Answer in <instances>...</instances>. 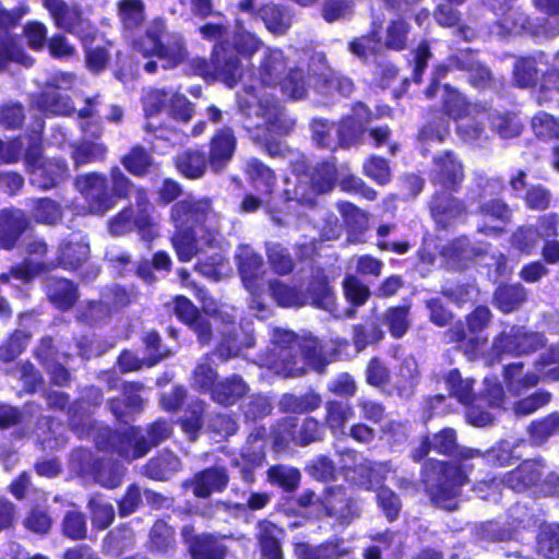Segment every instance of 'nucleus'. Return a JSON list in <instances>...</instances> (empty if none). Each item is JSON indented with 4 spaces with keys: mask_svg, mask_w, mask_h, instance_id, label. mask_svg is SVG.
<instances>
[{
    "mask_svg": "<svg viewBox=\"0 0 559 559\" xmlns=\"http://www.w3.org/2000/svg\"><path fill=\"white\" fill-rule=\"evenodd\" d=\"M286 69L287 59L281 49L267 48L263 52L259 67V78L263 87L258 91L252 86L246 87L238 98L240 111L248 119L255 118L254 121L245 124L247 129L264 128L276 134L286 133L292 129L293 121L274 99V94L265 91L266 87L276 90L280 86L283 95L288 98L300 99L306 95L302 72L299 69H290L283 78Z\"/></svg>",
    "mask_w": 559,
    "mask_h": 559,
    "instance_id": "1",
    "label": "nucleus"
},
{
    "mask_svg": "<svg viewBox=\"0 0 559 559\" xmlns=\"http://www.w3.org/2000/svg\"><path fill=\"white\" fill-rule=\"evenodd\" d=\"M143 107L145 117V130L154 133L156 139H165L175 142L179 135L173 129L163 128L151 119L162 110H167L168 114L178 121L187 122L192 118L193 107L192 104L181 94L164 90H151L143 98Z\"/></svg>",
    "mask_w": 559,
    "mask_h": 559,
    "instance_id": "2",
    "label": "nucleus"
},
{
    "mask_svg": "<svg viewBox=\"0 0 559 559\" xmlns=\"http://www.w3.org/2000/svg\"><path fill=\"white\" fill-rule=\"evenodd\" d=\"M337 175L338 170L334 164L322 163L314 167L310 174L295 175L294 179L288 178L284 193L287 200L312 205L317 195L332 190Z\"/></svg>",
    "mask_w": 559,
    "mask_h": 559,
    "instance_id": "3",
    "label": "nucleus"
},
{
    "mask_svg": "<svg viewBox=\"0 0 559 559\" xmlns=\"http://www.w3.org/2000/svg\"><path fill=\"white\" fill-rule=\"evenodd\" d=\"M165 29V22L162 19H155L146 29L145 37L135 43L134 47L144 58L156 56L165 62L164 68H171L187 58V51L182 37L178 34L169 35L166 44H163L160 36Z\"/></svg>",
    "mask_w": 559,
    "mask_h": 559,
    "instance_id": "4",
    "label": "nucleus"
},
{
    "mask_svg": "<svg viewBox=\"0 0 559 559\" xmlns=\"http://www.w3.org/2000/svg\"><path fill=\"white\" fill-rule=\"evenodd\" d=\"M272 344L271 352L261 358L262 366L283 377H297L305 372V366L296 359L300 346L293 332L274 329Z\"/></svg>",
    "mask_w": 559,
    "mask_h": 559,
    "instance_id": "5",
    "label": "nucleus"
},
{
    "mask_svg": "<svg viewBox=\"0 0 559 559\" xmlns=\"http://www.w3.org/2000/svg\"><path fill=\"white\" fill-rule=\"evenodd\" d=\"M170 433V426L166 421L154 423L147 432L148 441L142 436L141 430L135 427L127 428L122 432L110 435V445L122 457L132 461L145 455L151 445H156L166 439Z\"/></svg>",
    "mask_w": 559,
    "mask_h": 559,
    "instance_id": "6",
    "label": "nucleus"
},
{
    "mask_svg": "<svg viewBox=\"0 0 559 559\" xmlns=\"http://www.w3.org/2000/svg\"><path fill=\"white\" fill-rule=\"evenodd\" d=\"M43 122L36 124V135L29 139L25 154V163L31 171V181L41 189H50L58 185L68 174L67 165L59 159H41L39 136Z\"/></svg>",
    "mask_w": 559,
    "mask_h": 559,
    "instance_id": "7",
    "label": "nucleus"
},
{
    "mask_svg": "<svg viewBox=\"0 0 559 559\" xmlns=\"http://www.w3.org/2000/svg\"><path fill=\"white\" fill-rule=\"evenodd\" d=\"M222 239L218 226H195L191 230H177L173 237V247L182 262L191 261L206 248H214Z\"/></svg>",
    "mask_w": 559,
    "mask_h": 559,
    "instance_id": "8",
    "label": "nucleus"
},
{
    "mask_svg": "<svg viewBox=\"0 0 559 559\" xmlns=\"http://www.w3.org/2000/svg\"><path fill=\"white\" fill-rule=\"evenodd\" d=\"M219 219L207 199L183 200L171 209V221L177 230H191L195 226H218Z\"/></svg>",
    "mask_w": 559,
    "mask_h": 559,
    "instance_id": "9",
    "label": "nucleus"
},
{
    "mask_svg": "<svg viewBox=\"0 0 559 559\" xmlns=\"http://www.w3.org/2000/svg\"><path fill=\"white\" fill-rule=\"evenodd\" d=\"M438 467L440 476L435 484L429 485V495L439 507L454 510L457 506L455 498L460 492V488L467 481V477L462 471L465 466L438 464Z\"/></svg>",
    "mask_w": 559,
    "mask_h": 559,
    "instance_id": "10",
    "label": "nucleus"
},
{
    "mask_svg": "<svg viewBox=\"0 0 559 559\" xmlns=\"http://www.w3.org/2000/svg\"><path fill=\"white\" fill-rule=\"evenodd\" d=\"M75 186L88 203L92 214H105L115 205V198L108 192L106 179L98 174H87L76 178Z\"/></svg>",
    "mask_w": 559,
    "mask_h": 559,
    "instance_id": "11",
    "label": "nucleus"
},
{
    "mask_svg": "<svg viewBox=\"0 0 559 559\" xmlns=\"http://www.w3.org/2000/svg\"><path fill=\"white\" fill-rule=\"evenodd\" d=\"M485 120L490 122L492 129L496 130L501 138H514L521 132V124L514 116L489 112L487 109L486 116L480 117L476 126H473L469 121H465L459 126V130L468 140L477 139L483 132V128H480L479 124H483Z\"/></svg>",
    "mask_w": 559,
    "mask_h": 559,
    "instance_id": "12",
    "label": "nucleus"
},
{
    "mask_svg": "<svg viewBox=\"0 0 559 559\" xmlns=\"http://www.w3.org/2000/svg\"><path fill=\"white\" fill-rule=\"evenodd\" d=\"M260 5L259 0H240L238 2L241 12L253 14L255 10H259L266 28L272 33L283 34L290 26L292 16L288 12L274 4H266L261 8Z\"/></svg>",
    "mask_w": 559,
    "mask_h": 559,
    "instance_id": "13",
    "label": "nucleus"
},
{
    "mask_svg": "<svg viewBox=\"0 0 559 559\" xmlns=\"http://www.w3.org/2000/svg\"><path fill=\"white\" fill-rule=\"evenodd\" d=\"M238 260L239 272L246 288L252 294L260 293L262 287V258L253 252L248 246L239 248L236 255Z\"/></svg>",
    "mask_w": 559,
    "mask_h": 559,
    "instance_id": "14",
    "label": "nucleus"
},
{
    "mask_svg": "<svg viewBox=\"0 0 559 559\" xmlns=\"http://www.w3.org/2000/svg\"><path fill=\"white\" fill-rule=\"evenodd\" d=\"M88 255L90 246L85 237L80 233L72 234L60 245L58 262L64 269L74 270L86 262Z\"/></svg>",
    "mask_w": 559,
    "mask_h": 559,
    "instance_id": "15",
    "label": "nucleus"
},
{
    "mask_svg": "<svg viewBox=\"0 0 559 559\" xmlns=\"http://www.w3.org/2000/svg\"><path fill=\"white\" fill-rule=\"evenodd\" d=\"M431 179L444 188H452L463 179V166L450 152H444L433 159Z\"/></svg>",
    "mask_w": 559,
    "mask_h": 559,
    "instance_id": "16",
    "label": "nucleus"
},
{
    "mask_svg": "<svg viewBox=\"0 0 559 559\" xmlns=\"http://www.w3.org/2000/svg\"><path fill=\"white\" fill-rule=\"evenodd\" d=\"M543 344V336L538 333H526L522 329H512V334L503 333L496 344V349L512 355L526 354L535 350Z\"/></svg>",
    "mask_w": 559,
    "mask_h": 559,
    "instance_id": "17",
    "label": "nucleus"
},
{
    "mask_svg": "<svg viewBox=\"0 0 559 559\" xmlns=\"http://www.w3.org/2000/svg\"><path fill=\"white\" fill-rule=\"evenodd\" d=\"M444 108L453 119H462L471 117L475 123H478L480 117L486 116V107L477 104H467L462 95L448 85L443 87Z\"/></svg>",
    "mask_w": 559,
    "mask_h": 559,
    "instance_id": "18",
    "label": "nucleus"
},
{
    "mask_svg": "<svg viewBox=\"0 0 559 559\" xmlns=\"http://www.w3.org/2000/svg\"><path fill=\"white\" fill-rule=\"evenodd\" d=\"M228 483V475L219 467L207 468L197 474L191 483L193 493L207 498L214 491L223 490Z\"/></svg>",
    "mask_w": 559,
    "mask_h": 559,
    "instance_id": "19",
    "label": "nucleus"
},
{
    "mask_svg": "<svg viewBox=\"0 0 559 559\" xmlns=\"http://www.w3.org/2000/svg\"><path fill=\"white\" fill-rule=\"evenodd\" d=\"M236 147V138L230 129L219 130L211 143L210 164L215 171H219L231 158Z\"/></svg>",
    "mask_w": 559,
    "mask_h": 559,
    "instance_id": "20",
    "label": "nucleus"
},
{
    "mask_svg": "<svg viewBox=\"0 0 559 559\" xmlns=\"http://www.w3.org/2000/svg\"><path fill=\"white\" fill-rule=\"evenodd\" d=\"M175 312L180 320L193 326L201 344H209L211 324L199 318L198 311L190 300L185 297H177L175 300Z\"/></svg>",
    "mask_w": 559,
    "mask_h": 559,
    "instance_id": "21",
    "label": "nucleus"
},
{
    "mask_svg": "<svg viewBox=\"0 0 559 559\" xmlns=\"http://www.w3.org/2000/svg\"><path fill=\"white\" fill-rule=\"evenodd\" d=\"M542 465L536 461H525L503 479L508 487L522 491L537 484L542 478Z\"/></svg>",
    "mask_w": 559,
    "mask_h": 559,
    "instance_id": "22",
    "label": "nucleus"
},
{
    "mask_svg": "<svg viewBox=\"0 0 559 559\" xmlns=\"http://www.w3.org/2000/svg\"><path fill=\"white\" fill-rule=\"evenodd\" d=\"M27 222L22 212H0V246L11 249L26 228Z\"/></svg>",
    "mask_w": 559,
    "mask_h": 559,
    "instance_id": "23",
    "label": "nucleus"
},
{
    "mask_svg": "<svg viewBox=\"0 0 559 559\" xmlns=\"http://www.w3.org/2000/svg\"><path fill=\"white\" fill-rule=\"evenodd\" d=\"M326 513L337 518L342 523H349L358 509L341 488L331 490L323 502Z\"/></svg>",
    "mask_w": 559,
    "mask_h": 559,
    "instance_id": "24",
    "label": "nucleus"
},
{
    "mask_svg": "<svg viewBox=\"0 0 559 559\" xmlns=\"http://www.w3.org/2000/svg\"><path fill=\"white\" fill-rule=\"evenodd\" d=\"M354 112L358 121H355L353 118H346L340 126L338 144L342 146L352 145L357 142L362 132V123L370 118L369 110L364 104H358Z\"/></svg>",
    "mask_w": 559,
    "mask_h": 559,
    "instance_id": "25",
    "label": "nucleus"
},
{
    "mask_svg": "<svg viewBox=\"0 0 559 559\" xmlns=\"http://www.w3.org/2000/svg\"><path fill=\"white\" fill-rule=\"evenodd\" d=\"M258 539L265 559H282L280 538L282 530L271 522L262 521L258 526Z\"/></svg>",
    "mask_w": 559,
    "mask_h": 559,
    "instance_id": "26",
    "label": "nucleus"
},
{
    "mask_svg": "<svg viewBox=\"0 0 559 559\" xmlns=\"http://www.w3.org/2000/svg\"><path fill=\"white\" fill-rule=\"evenodd\" d=\"M391 472L390 466L385 463L364 461L353 471L355 475L352 476V479L357 481L358 485L371 489L381 484Z\"/></svg>",
    "mask_w": 559,
    "mask_h": 559,
    "instance_id": "27",
    "label": "nucleus"
},
{
    "mask_svg": "<svg viewBox=\"0 0 559 559\" xmlns=\"http://www.w3.org/2000/svg\"><path fill=\"white\" fill-rule=\"evenodd\" d=\"M455 431L453 429H443L435 435L431 440H424L419 448L415 449L413 457L421 460L430 450H435L440 454H451L455 449Z\"/></svg>",
    "mask_w": 559,
    "mask_h": 559,
    "instance_id": "28",
    "label": "nucleus"
},
{
    "mask_svg": "<svg viewBox=\"0 0 559 559\" xmlns=\"http://www.w3.org/2000/svg\"><path fill=\"white\" fill-rule=\"evenodd\" d=\"M248 392L247 384L238 376L218 382L212 389L214 401L223 405L234 404Z\"/></svg>",
    "mask_w": 559,
    "mask_h": 559,
    "instance_id": "29",
    "label": "nucleus"
},
{
    "mask_svg": "<svg viewBox=\"0 0 559 559\" xmlns=\"http://www.w3.org/2000/svg\"><path fill=\"white\" fill-rule=\"evenodd\" d=\"M47 295L50 301L61 310L72 307L78 298L76 288L64 278H51L47 284Z\"/></svg>",
    "mask_w": 559,
    "mask_h": 559,
    "instance_id": "30",
    "label": "nucleus"
},
{
    "mask_svg": "<svg viewBox=\"0 0 559 559\" xmlns=\"http://www.w3.org/2000/svg\"><path fill=\"white\" fill-rule=\"evenodd\" d=\"M480 213L484 216V225L480 230L485 234H496L502 230L501 223H504L510 217V211L506 204L500 201L493 200L480 207Z\"/></svg>",
    "mask_w": 559,
    "mask_h": 559,
    "instance_id": "31",
    "label": "nucleus"
},
{
    "mask_svg": "<svg viewBox=\"0 0 559 559\" xmlns=\"http://www.w3.org/2000/svg\"><path fill=\"white\" fill-rule=\"evenodd\" d=\"M180 468L179 459L171 452H162L145 465V475L154 479H168Z\"/></svg>",
    "mask_w": 559,
    "mask_h": 559,
    "instance_id": "32",
    "label": "nucleus"
},
{
    "mask_svg": "<svg viewBox=\"0 0 559 559\" xmlns=\"http://www.w3.org/2000/svg\"><path fill=\"white\" fill-rule=\"evenodd\" d=\"M47 251L46 243L41 240H34L27 246L28 258L22 266L13 267L11 274L20 280H27L32 275L44 271V265L39 261Z\"/></svg>",
    "mask_w": 559,
    "mask_h": 559,
    "instance_id": "33",
    "label": "nucleus"
},
{
    "mask_svg": "<svg viewBox=\"0 0 559 559\" xmlns=\"http://www.w3.org/2000/svg\"><path fill=\"white\" fill-rule=\"evenodd\" d=\"M53 20L57 26L79 36H84L92 28L90 22L83 19L81 10L76 5L67 4Z\"/></svg>",
    "mask_w": 559,
    "mask_h": 559,
    "instance_id": "34",
    "label": "nucleus"
},
{
    "mask_svg": "<svg viewBox=\"0 0 559 559\" xmlns=\"http://www.w3.org/2000/svg\"><path fill=\"white\" fill-rule=\"evenodd\" d=\"M263 43L252 32L246 29L241 20H237L236 28L231 38V47L243 58H251Z\"/></svg>",
    "mask_w": 559,
    "mask_h": 559,
    "instance_id": "35",
    "label": "nucleus"
},
{
    "mask_svg": "<svg viewBox=\"0 0 559 559\" xmlns=\"http://www.w3.org/2000/svg\"><path fill=\"white\" fill-rule=\"evenodd\" d=\"M178 170L190 179L200 178L206 170V159L203 153L188 150L177 157Z\"/></svg>",
    "mask_w": 559,
    "mask_h": 559,
    "instance_id": "36",
    "label": "nucleus"
},
{
    "mask_svg": "<svg viewBox=\"0 0 559 559\" xmlns=\"http://www.w3.org/2000/svg\"><path fill=\"white\" fill-rule=\"evenodd\" d=\"M525 300V292L521 285L500 286L495 294L496 306L503 312H511Z\"/></svg>",
    "mask_w": 559,
    "mask_h": 559,
    "instance_id": "37",
    "label": "nucleus"
},
{
    "mask_svg": "<svg viewBox=\"0 0 559 559\" xmlns=\"http://www.w3.org/2000/svg\"><path fill=\"white\" fill-rule=\"evenodd\" d=\"M444 382L450 394L457 399L462 404H469L473 401V380L469 378L463 379L459 370H451L445 376Z\"/></svg>",
    "mask_w": 559,
    "mask_h": 559,
    "instance_id": "38",
    "label": "nucleus"
},
{
    "mask_svg": "<svg viewBox=\"0 0 559 559\" xmlns=\"http://www.w3.org/2000/svg\"><path fill=\"white\" fill-rule=\"evenodd\" d=\"M8 61L17 62L25 67L33 64V59L24 53L16 38L5 35L0 41V71L4 69Z\"/></svg>",
    "mask_w": 559,
    "mask_h": 559,
    "instance_id": "39",
    "label": "nucleus"
},
{
    "mask_svg": "<svg viewBox=\"0 0 559 559\" xmlns=\"http://www.w3.org/2000/svg\"><path fill=\"white\" fill-rule=\"evenodd\" d=\"M119 17L126 29H134L144 21V3L142 0H120Z\"/></svg>",
    "mask_w": 559,
    "mask_h": 559,
    "instance_id": "40",
    "label": "nucleus"
},
{
    "mask_svg": "<svg viewBox=\"0 0 559 559\" xmlns=\"http://www.w3.org/2000/svg\"><path fill=\"white\" fill-rule=\"evenodd\" d=\"M193 559H223L225 548L212 536H198L190 546Z\"/></svg>",
    "mask_w": 559,
    "mask_h": 559,
    "instance_id": "41",
    "label": "nucleus"
},
{
    "mask_svg": "<svg viewBox=\"0 0 559 559\" xmlns=\"http://www.w3.org/2000/svg\"><path fill=\"white\" fill-rule=\"evenodd\" d=\"M88 506L92 514V523L95 527L105 530L112 523L115 509L111 503L96 496L90 500Z\"/></svg>",
    "mask_w": 559,
    "mask_h": 559,
    "instance_id": "42",
    "label": "nucleus"
},
{
    "mask_svg": "<svg viewBox=\"0 0 559 559\" xmlns=\"http://www.w3.org/2000/svg\"><path fill=\"white\" fill-rule=\"evenodd\" d=\"M215 61L219 68V74L223 81L233 87L242 76L240 61L236 57L227 58L221 53L217 47L214 50Z\"/></svg>",
    "mask_w": 559,
    "mask_h": 559,
    "instance_id": "43",
    "label": "nucleus"
},
{
    "mask_svg": "<svg viewBox=\"0 0 559 559\" xmlns=\"http://www.w3.org/2000/svg\"><path fill=\"white\" fill-rule=\"evenodd\" d=\"M175 544L174 531L164 521H156L150 533V547L158 552H167Z\"/></svg>",
    "mask_w": 559,
    "mask_h": 559,
    "instance_id": "44",
    "label": "nucleus"
},
{
    "mask_svg": "<svg viewBox=\"0 0 559 559\" xmlns=\"http://www.w3.org/2000/svg\"><path fill=\"white\" fill-rule=\"evenodd\" d=\"M353 414L354 412L350 406L340 402H329L326 404L325 420L334 433H344V426L353 417Z\"/></svg>",
    "mask_w": 559,
    "mask_h": 559,
    "instance_id": "45",
    "label": "nucleus"
},
{
    "mask_svg": "<svg viewBox=\"0 0 559 559\" xmlns=\"http://www.w3.org/2000/svg\"><path fill=\"white\" fill-rule=\"evenodd\" d=\"M247 171L258 190L265 194L272 192L274 175L269 167L259 160L253 159L249 162Z\"/></svg>",
    "mask_w": 559,
    "mask_h": 559,
    "instance_id": "46",
    "label": "nucleus"
},
{
    "mask_svg": "<svg viewBox=\"0 0 559 559\" xmlns=\"http://www.w3.org/2000/svg\"><path fill=\"white\" fill-rule=\"evenodd\" d=\"M431 212L439 223H447L448 218L457 217L463 212L462 203L453 198H435L431 201Z\"/></svg>",
    "mask_w": 559,
    "mask_h": 559,
    "instance_id": "47",
    "label": "nucleus"
},
{
    "mask_svg": "<svg viewBox=\"0 0 559 559\" xmlns=\"http://www.w3.org/2000/svg\"><path fill=\"white\" fill-rule=\"evenodd\" d=\"M39 110L53 115H70L73 107L68 98L57 95L53 91H46L37 102Z\"/></svg>",
    "mask_w": 559,
    "mask_h": 559,
    "instance_id": "48",
    "label": "nucleus"
},
{
    "mask_svg": "<svg viewBox=\"0 0 559 559\" xmlns=\"http://www.w3.org/2000/svg\"><path fill=\"white\" fill-rule=\"evenodd\" d=\"M272 297L282 307H298L304 305L302 296L283 284L280 281H272L269 284Z\"/></svg>",
    "mask_w": 559,
    "mask_h": 559,
    "instance_id": "49",
    "label": "nucleus"
},
{
    "mask_svg": "<svg viewBox=\"0 0 559 559\" xmlns=\"http://www.w3.org/2000/svg\"><path fill=\"white\" fill-rule=\"evenodd\" d=\"M419 377L418 366L413 357H407L401 365L396 385L401 394H409Z\"/></svg>",
    "mask_w": 559,
    "mask_h": 559,
    "instance_id": "50",
    "label": "nucleus"
},
{
    "mask_svg": "<svg viewBox=\"0 0 559 559\" xmlns=\"http://www.w3.org/2000/svg\"><path fill=\"white\" fill-rule=\"evenodd\" d=\"M267 259L273 271L280 275L288 274L294 269V263L287 250L278 243L267 246Z\"/></svg>",
    "mask_w": 559,
    "mask_h": 559,
    "instance_id": "51",
    "label": "nucleus"
},
{
    "mask_svg": "<svg viewBox=\"0 0 559 559\" xmlns=\"http://www.w3.org/2000/svg\"><path fill=\"white\" fill-rule=\"evenodd\" d=\"M321 404L319 395L309 393L301 397H297L290 394L284 395L281 405L288 412L305 413L311 412L318 408Z\"/></svg>",
    "mask_w": 559,
    "mask_h": 559,
    "instance_id": "52",
    "label": "nucleus"
},
{
    "mask_svg": "<svg viewBox=\"0 0 559 559\" xmlns=\"http://www.w3.org/2000/svg\"><path fill=\"white\" fill-rule=\"evenodd\" d=\"M106 147L102 143L84 141L76 145L72 157L76 166L102 159L106 154Z\"/></svg>",
    "mask_w": 559,
    "mask_h": 559,
    "instance_id": "53",
    "label": "nucleus"
},
{
    "mask_svg": "<svg viewBox=\"0 0 559 559\" xmlns=\"http://www.w3.org/2000/svg\"><path fill=\"white\" fill-rule=\"evenodd\" d=\"M267 474L272 483L287 491L294 490L300 479V474L297 469L286 466L272 467L269 469Z\"/></svg>",
    "mask_w": 559,
    "mask_h": 559,
    "instance_id": "54",
    "label": "nucleus"
},
{
    "mask_svg": "<svg viewBox=\"0 0 559 559\" xmlns=\"http://www.w3.org/2000/svg\"><path fill=\"white\" fill-rule=\"evenodd\" d=\"M346 299L354 306H362L370 296L369 288L358 278L348 276L343 283Z\"/></svg>",
    "mask_w": 559,
    "mask_h": 559,
    "instance_id": "55",
    "label": "nucleus"
},
{
    "mask_svg": "<svg viewBox=\"0 0 559 559\" xmlns=\"http://www.w3.org/2000/svg\"><path fill=\"white\" fill-rule=\"evenodd\" d=\"M559 430V415L552 414L531 425L530 431L536 443H542Z\"/></svg>",
    "mask_w": 559,
    "mask_h": 559,
    "instance_id": "56",
    "label": "nucleus"
},
{
    "mask_svg": "<svg viewBox=\"0 0 559 559\" xmlns=\"http://www.w3.org/2000/svg\"><path fill=\"white\" fill-rule=\"evenodd\" d=\"M408 309L406 307L392 308L385 313V323L394 337L403 336L408 330Z\"/></svg>",
    "mask_w": 559,
    "mask_h": 559,
    "instance_id": "57",
    "label": "nucleus"
},
{
    "mask_svg": "<svg viewBox=\"0 0 559 559\" xmlns=\"http://www.w3.org/2000/svg\"><path fill=\"white\" fill-rule=\"evenodd\" d=\"M408 25L402 21H392L386 27L384 44L388 48L401 50L406 46Z\"/></svg>",
    "mask_w": 559,
    "mask_h": 559,
    "instance_id": "58",
    "label": "nucleus"
},
{
    "mask_svg": "<svg viewBox=\"0 0 559 559\" xmlns=\"http://www.w3.org/2000/svg\"><path fill=\"white\" fill-rule=\"evenodd\" d=\"M383 337L382 330L377 325H356L354 328L353 342L357 350L365 349L368 345L379 342Z\"/></svg>",
    "mask_w": 559,
    "mask_h": 559,
    "instance_id": "59",
    "label": "nucleus"
},
{
    "mask_svg": "<svg viewBox=\"0 0 559 559\" xmlns=\"http://www.w3.org/2000/svg\"><path fill=\"white\" fill-rule=\"evenodd\" d=\"M123 165L133 175L142 176L152 165V158L143 148L134 147L123 158Z\"/></svg>",
    "mask_w": 559,
    "mask_h": 559,
    "instance_id": "60",
    "label": "nucleus"
},
{
    "mask_svg": "<svg viewBox=\"0 0 559 559\" xmlns=\"http://www.w3.org/2000/svg\"><path fill=\"white\" fill-rule=\"evenodd\" d=\"M364 173L380 185H385L391 178L388 162L377 156H371L366 160L364 164Z\"/></svg>",
    "mask_w": 559,
    "mask_h": 559,
    "instance_id": "61",
    "label": "nucleus"
},
{
    "mask_svg": "<svg viewBox=\"0 0 559 559\" xmlns=\"http://www.w3.org/2000/svg\"><path fill=\"white\" fill-rule=\"evenodd\" d=\"M534 133L542 139L559 136V123L546 112L537 114L532 120Z\"/></svg>",
    "mask_w": 559,
    "mask_h": 559,
    "instance_id": "62",
    "label": "nucleus"
},
{
    "mask_svg": "<svg viewBox=\"0 0 559 559\" xmlns=\"http://www.w3.org/2000/svg\"><path fill=\"white\" fill-rule=\"evenodd\" d=\"M63 534L72 539L84 538L86 524L84 515L78 511L67 512L62 523Z\"/></svg>",
    "mask_w": 559,
    "mask_h": 559,
    "instance_id": "63",
    "label": "nucleus"
},
{
    "mask_svg": "<svg viewBox=\"0 0 559 559\" xmlns=\"http://www.w3.org/2000/svg\"><path fill=\"white\" fill-rule=\"evenodd\" d=\"M539 551L547 559H559V524L549 526L538 544Z\"/></svg>",
    "mask_w": 559,
    "mask_h": 559,
    "instance_id": "64",
    "label": "nucleus"
}]
</instances>
